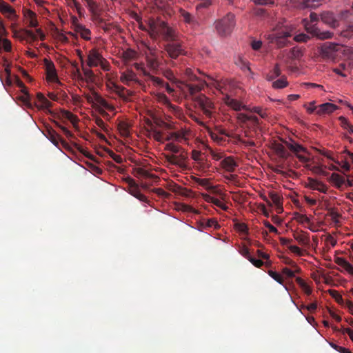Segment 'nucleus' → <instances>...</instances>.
<instances>
[{
  "mask_svg": "<svg viewBox=\"0 0 353 353\" xmlns=\"http://www.w3.org/2000/svg\"><path fill=\"white\" fill-rule=\"evenodd\" d=\"M192 83L179 82L178 87L185 93H188L194 103L195 108L200 109L203 114L211 117L214 105L204 94H199L206 85L205 81L200 79L192 81Z\"/></svg>",
  "mask_w": 353,
  "mask_h": 353,
  "instance_id": "obj_1",
  "label": "nucleus"
},
{
  "mask_svg": "<svg viewBox=\"0 0 353 353\" xmlns=\"http://www.w3.org/2000/svg\"><path fill=\"white\" fill-rule=\"evenodd\" d=\"M295 30V26L288 23L285 19L279 21L272 29V32L267 35V39L272 43H275L278 48H283L289 44L288 38Z\"/></svg>",
  "mask_w": 353,
  "mask_h": 353,
  "instance_id": "obj_2",
  "label": "nucleus"
},
{
  "mask_svg": "<svg viewBox=\"0 0 353 353\" xmlns=\"http://www.w3.org/2000/svg\"><path fill=\"white\" fill-rule=\"evenodd\" d=\"M168 57L170 58V60L168 62V64L172 67H174L176 63L174 60L177 59L180 56L187 55V51L183 41L178 40L176 41H171L166 43L163 48Z\"/></svg>",
  "mask_w": 353,
  "mask_h": 353,
  "instance_id": "obj_3",
  "label": "nucleus"
},
{
  "mask_svg": "<svg viewBox=\"0 0 353 353\" xmlns=\"http://www.w3.org/2000/svg\"><path fill=\"white\" fill-rule=\"evenodd\" d=\"M319 54L327 61H335L339 54L344 51L343 46L338 43L325 42L319 47Z\"/></svg>",
  "mask_w": 353,
  "mask_h": 353,
  "instance_id": "obj_4",
  "label": "nucleus"
},
{
  "mask_svg": "<svg viewBox=\"0 0 353 353\" xmlns=\"http://www.w3.org/2000/svg\"><path fill=\"white\" fill-rule=\"evenodd\" d=\"M87 65L90 68L97 67L100 65L105 71L110 70V64L103 57L98 50L94 48L88 52Z\"/></svg>",
  "mask_w": 353,
  "mask_h": 353,
  "instance_id": "obj_5",
  "label": "nucleus"
},
{
  "mask_svg": "<svg viewBox=\"0 0 353 353\" xmlns=\"http://www.w3.org/2000/svg\"><path fill=\"white\" fill-rule=\"evenodd\" d=\"M303 24L307 33L321 40L332 39L334 33L329 30H321L316 24H312L307 19H303Z\"/></svg>",
  "mask_w": 353,
  "mask_h": 353,
  "instance_id": "obj_6",
  "label": "nucleus"
},
{
  "mask_svg": "<svg viewBox=\"0 0 353 353\" xmlns=\"http://www.w3.org/2000/svg\"><path fill=\"white\" fill-rule=\"evenodd\" d=\"M285 145L295 154L296 157L301 161V162H307L309 161V158L301 154V153H306L307 150L303 147L301 145L297 143L294 141L290 139L289 141H286L285 142Z\"/></svg>",
  "mask_w": 353,
  "mask_h": 353,
  "instance_id": "obj_7",
  "label": "nucleus"
},
{
  "mask_svg": "<svg viewBox=\"0 0 353 353\" xmlns=\"http://www.w3.org/2000/svg\"><path fill=\"white\" fill-rule=\"evenodd\" d=\"M163 39L166 43L180 40L179 33L175 29L169 26L167 23L163 21L161 34Z\"/></svg>",
  "mask_w": 353,
  "mask_h": 353,
  "instance_id": "obj_8",
  "label": "nucleus"
},
{
  "mask_svg": "<svg viewBox=\"0 0 353 353\" xmlns=\"http://www.w3.org/2000/svg\"><path fill=\"white\" fill-rule=\"evenodd\" d=\"M135 68L141 72L144 77H145V80L148 81H151L154 85H157L159 87H164L165 82L163 79L154 77V75L151 74L145 68L144 65L143 63H136L134 64Z\"/></svg>",
  "mask_w": 353,
  "mask_h": 353,
  "instance_id": "obj_9",
  "label": "nucleus"
},
{
  "mask_svg": "<svg viewBox=\"0 0 353 353\" xmlns=\"http://www.w3.org/2000/svg\"><path fill=\"white\" fill-rule=\"evenodd\" d=\"M135 68L141 72L144 77H145V80L148 81H151L154 85H157L159 87H164L165 82L163 79L154 77V75L151 74L145 68L144 65L143 63H136L134 64Z\"/></svg>",
  "mask_w": 353,
  "mask_h": 353,
  "instance_id": "obj_10",
  "label": "nucleus"
},
{
  "mask_svg": "<svg viewBox=\"0 0 353 353\" xmlns=\"http://www.w3.org/2000/svg\"><path fill=\"white\" fill-rule=\"evenodd\" d=\"M320 19L324 24L330 28H336L339 26V21L333 12L323 11L320 14Z\"/></svg>",
  "mask_w": 353,
  "mask_h": 353,
  "instance_id": "obj_11",
  "label": "nucleus"
},
{
  "mask_svg": "<svg viewBox=\"0 0 353 353\" xmlns=\"http://www.w3.org/2000/svg\"><path fill=\"white\" fill-rule=\"evenodd\" d=\"M234 26V14L229 13L223 19H222V37L230 34Z\"/></svg>",
  "mask_w": 353,
  "mask_h": 353,
  "instance_id": "obj_12",
  "label": "nucleus"
},
{
  "mask_svg": "<svg viewBox=\"0 0 353 353\" xmlns=\"http://www.w3.org/2000/svg\"><path fill=\"white\" fill-rule=\"evenodd\" d=\"M163 21H150L148 29L150 37L154 39H157L161 34Z\"/></svg>",
  "mask_w": 353,
  "mask_h": 353,
  "instance_id": "obj_13",
  "label": "nucleus"
},
{
  "mask_svg": "<svg viewBox=\"0 0 353 353\" xmlns=\"http://www.w3.org/2000/svg\"><path fill=\"white\" fill-rule=\"evenodd\" d=\"M210 194L206 195L205 200L221 208V200L218 197L220 194V189L218 186H211L209 188Z\"/></svg>",
  "mask_w": 353,
  "mask_h": 353,
  "instance_id": "obj_14",
  "label": "nucleus"
},
{
  "mask_svg": "<svg viewBox=\"0 0 353 353\" xmlns=\"http://www.w3.org/2000/svg\"><path fill=\"white\" fill-rule=\"evenodd\" d=\"M44 63L48 81L52 82L58 81V77L54 63L48 59H45Z\"/></svg>",
  "mask_w": 353,
  "mask_h": 353,
  "instance_id": "obj_15",
  "label": "nucleus"
},
{
  "mask_svg": "<svg viewBox=\"0 0 353 353\" xmlns=\"http://www.w3.org/2000/svg\"><path fill=\"white\" fill-rule=\"evenodd\" d=\"M85 98L87 101L90 103H94V102L99 103L101 105L104 107L108 110H112L113 107L108 103V102L103 99L100 95L94 92L93 95L86 94L85 95Z\"/></svg>",
  "mask_w": 353,
  "mask_h": 353,
  "instance_id": "obj_16",
  "label": "nucleus"
},
{
  "mask_svg": "<svg viewBox=\"0 0 353 353\" xmlns=\"http://www.w3.org/2000/svg\"><path fill=\"white\" fill-rule=\"evenodd\" d=\"M0 12L12 21H15L18 17L15 10L4 1L0 5Z\"/></svg>",
  "mask_w": 353,
  "mask_h": 353,
  "instance_id": "obj_17",
  "label": "nucleus"
},
{
  "mask_svg": "<svg viewBox=\"0 0 353 353\" xmlns=\"http://www.w3.org/2000/svg\"><path fill=\"white\" fill-rule=\"evenodd\" d=\"M148 48L150 55H146L145 60L147 65L151 70H156L159 68V62L155 56V49L150 47Z\"/></svg>",
  "mask_w": 353,
  "mask_h": 353,
  "instance_id": "obj_18",
  "label": "nucleus"
},
{
  "mask_svg": "<svg viewBox=\"0 0 353 353\" xmlns=\"http://www.w3.org/2000/svg\"><path fill=\"white\" fill-rule=\"evenodd\" d=\"M166 160L171 164L182 166L187 159V153L183 152L179 155H167Z\"/></svg>",
  "mask_w": 353,
  "mask_h": 353,
  "instance_id": "obj_19",
  "label": "nucleus"
},
{
  "mask_svg": "<svg viewBox=\"0 0 353 353\" xmlns=\"http://www.w3.org/2000/svg\"><path fill=\"white\" fill-rule=\"evenodd\" d=\"M336 263L340 266V271L345 272L353 276V265L347 260L341 257H337L335 260Z\"/></svg>",
  "mask_w": 353,
  "mask_h": 353,
  "instance_id": "obj_20",
  "label": "nucleus"
},
{
  "mask_svg": "<svg viewBox=\"0 0 353 353\" xmlns=\"http://www.w3.org/2000/svg\"><path fill=\"white\" fill-rule=\"evenodd\" d=\"M307 186L312 190H316L323 193L327 190V187L323 183L312 178H308Z\"/></svg>",
  "mask_w": 353,
  "mask_h": 353,
  "instance_id": "obj_21",
  "label": "nucleus"
},
{
  "mask_svg": "<svg viewBox=\"0 0 353 353\" xmlns=\"http://www.w3.org/2000/svg\"><path fill=\"white\" fill-rule=\"evenodd\" d=\"M336 105L333 103H325L318 106L316 114L319 115L330 114L336 110Z\"/></svg>",
  "mask_w": 353,
  "mask_h": 353,
  "instance_id": "obj_22",
  "label": "nucleus"
},
{
  "mask_svg": "<svg viewBox=\"0 0 353 353\" xmlns=\"http://www.w3.org/2000/svg\"><path fill=\"white\" fill-rule=\"evenodd\" d=\"M222 101H224L226 105L235 110H240L245 108L244 105H242L238 101L231 98V97L228 94L222 97Z\"/></svg>",
  "mask_w": 353,
  "mask_h": 353,
  "instance_id": "obj_23",
  "label": "nucleus"
},
{
  "mask_svg": "<svg viewBox=\"0 0 353 353\" xmlns=\"http://www.w3.org/2000/svg\"><path fill=\"white\" fill-rule=\"evenodd\" d=\"M24 17L26 19L27 23L29 27L36 28L39 23L37 19V14L35 12L30 10H28L24 13Z\"/></svg>",
  "mask_w": 353,
  "mask_h": 353,
  "instance_id": "obj_24",
  "label": "nucleus"
},
{
  "mask_svg": "<svg viewBox=\"0 0 353 353\" xmlns=\"http://www.w3.org/2000/svg\"><path fill=\"white\" fill-rule=\"evenodd\" d=\"M74 26L75 31L79 33L83 39L85 40L90 39L91 31L86 28L85 26L80 23H76Z\"/></svg>",
  "mask_w": 353,
  "mask_h": 353,
  "instance_id": "obj_25",
  "label": "nucleus"
},
{
  "mask_svg": "<svg viewBox=\"0 0 353 353\" xmlns=\"http://www.w3.org/2000/svg\"><path fill=\"white\" fill-rule=\"evenodd\" d=\"M37 103L36 105L41 109H48L51 105L52 103L47 99L45 96L41 93H37Z\"/></svg>",
  "mask_w": 353,
  "mask_h": 353,
  "instance_id": "obj_26",
  "label": "nucleus"
},
{
  "mask_svg": "<svg viewBox=\"0 0 353 353\" xmlns=\"http://www.w3.org/2000/svg\"><path fill=\"white\" fill-rule=\"evenodd\" d=\"M16 83H17V86L21 88V91L24 94L23 99V102L27 105L30 106V97L29 93L28 92L27 88L26 87L25 84L19 78H17Z\"/></svg>",
  "mask_w": 353,
  "mask_h": 353,
  "instance_id": "obj_27",
  "label": "nucleus"
},
{
  "mask_svg": "<svg viewBox=\"0 0 353 353\" xmlns=\"http://www.w3.org/2000/svg\"><path fill=\"white\" fill-rule=\"evenodd\" d=\"M47 137L56 146L59 145V141L61 142L63 145L66 144V143L61 139L60 136L54 130H48Z\"/></svg>",
  "mask_w": 353,
  "mask_h": 353,
  "instance_id": "obj_28",
  "label": "nucleus"
},
{
  "mask_svg": "<svg viewBox=\"0 0 353 353\" xmlns=\"http://www.w3.org/2000/svg\"><path fill=\"white\" fill-rule=\"evenodd\" d=\"M157 99L159 103L166 105L169 109L175 112L177 109V107L172 105L169 99L167 96L163 93H159L157 95Z\"/></svg>",
  "mask_w": 353,
  "mask_h": 353,
  "instance_id": "obj_29",
  "label": "nucleus"
},
{
  "mask_svg": "<svg viewBox=\"0 0 353 353\" xmlns=\"http://www.w3.org/2000/svg\"><path fill=\"white\" fill-rule=\"evenodd\" d=\"M236 167V163L233 158L228 157L222 160V168L228 171L232 172Z\"/></svg>",
  "mask_w": 353,
  "mask_h": 353,
  "instance_id": "obj_30",
  "label": "nucleus"
},
{
  "mask_svg": "<svg viewBox=\"0 0 353 353\" xmlns=\"http://www.w3.org/2000/svg\"><path fill=\"white\" fill-rule=\"evenodd\" d=\"M321 0H303L300 4L301 8L315 9L321 5Z\"/></svg>",
  "mask_w": 353,
  "mask_h": 353,
  "instance_id": "obj_31",
  "label": "nucleus"
},
{
  "mask_svg": "<svg viewBox=\"0 0 353 353\" xmlns=\"http://www.w3.org/2000/svg\"><path fill=\"white\" fill-rule=\"evenodd\" d=\"M274 150L276 154L283 159H287L290 156L289 152L286 150L285 146L283 144H274Z\"/></svg>",
  "mask_w": 353,
  "mask_h": 353,
  "instance_id": "obj_32",
  "label": "nucleus"
},
{
  "mask_svg": "<svg viewBox=\"0 0 353 353\" xmlns=\"http://www.w3.org/2000/svg\"><path fill=\"white\" fill-rule=\"evenodd\" d=\"M121 80L125 84L129 85L130 82L136 81V74L132 71L123 72L121 75Z\"/></svg>",
  "mask_w": 353,
  "mask_h": 353,
  "instance_id": "obj_33",
  "label": "nucleus"
},
{
  "mask_svg": "<svg viewBox=\"0 0 353 353\" xmlns=\"http://www.w3.org/2000/svg\"><path fill=\"white\" fill-rule=\"evenodd\" d=\"M86 6L93 16H97L99 12V5L94 0H84Z\"/></svg>",
  "mask_w": 353,
  "mask_h": 353,
  "instance_id": "obj_34",
  "label": "nucleus"
},
{
  "mask_svg": "<svg viewBox=\"0 0 353 353\" xmlns=\"http://www.w3.org/2000/svg\"><path fill=\"white\" fill-rule=\"evenodd\" d=\"M3 49L6 52H10L12 50V43L10 40L3 39L0 34V53L2 52Z\"/></svg>",
  "mask_w": 353,
  "mask_h": 353,
  "instance_id": "obj_35",
  "label": "nucleus"
},
{
  "mask_svg": "<svg viewBox=\"0 0 353 353\" xmlns=\"http://www.w3.org/2000/svg\"><path fill=\"white\" fill-rule=\"evenodd\" d=\"M235 64L242 70H250L248 61L245 59L242 56H238L236 58Z\"/></svg>",
  "mask_w": 353,
  "mask_h": 353,
  "instance_id": "obj_36",
  "label": "nucleus"
},
{
  "mask_svg": "<svg viewBox=\"0 0 353 353\" xmlns=\"http://www.w3.org/2000/svg\"><path fill=\"white\" fill-rule=\"evenodd\" d=\"M136 176H141L145 179H157V176L150 173L148 171L143 168H138L136 170Z\"/></svg>",
  "mask_w": 353,
  "mask_h": 353,
  "instance_id": "obj_37",
  "label": "nucleus"
},
{
  "mask_svg": "<svg viewBox=\"0 0 353 353\" xmlns=\"http://www.w3.org/2000/svg\"><path fill=\"white\" fill-rule=\"evenodd\" d=\"M61 117L63 119L69 120L73 124H74L78 121L77 117L68 110H61Z\"/></svg>",
  "mask_w": 353,
  "mask_h": 353,
  "instance_id": "obj_38",
  "label": "nucleus"
},
{
  "mask_svg": "<svg viewBox=\"0 0 353 353\" xmlns=\"http://www.w3.org/2000/svg\"><path fill=\"white\" fill-rule=\"evenodd\" d=\"M118 129L122 136L128 137L130 135V130L128 123L120 122L118 125Z\"/></svg>",
  "mask_w": 353,
  "mask_h": 353,
  "instance_id": "obj_39",
  "label": "nucleus"
},
{
  "mask_svg": "<svg viewBox=\"0 0 353 353\" xmlns=\"http://www.w3.org/2000/svg\"><path fill=\"white\" fill-rule=\"evenodd\" d=\"M130 194L142 202L147 203L148 201L147 197L139 191L137 187L132 189Z\"/></svg>",
  "mask_w": 353,
  "mask_h": 353,
  "instance_id": "obj_40",
  "label": "nucleus"
},
{
  "mask_svg": "<svg viewBox=\"0 0 353 353\" xmlns=\"http://www.w3.org/2000/svg\"><path fill=\"white\" fill-rule=\"evenodd\" d=\"M294 239L299 244L302 245H307L310 243L308 236L303 234H294Z\"/></svg>",
  "mask_w": 353,
  "mask_h": 353,
  "instance_id": "obj_41",
  "label": "nucleus"
},
{
  "mask_svg": "<svg viewBox=\"0 0 353 353\" xmlns=\"http://www.w3.org/2000/svg\"><path fill=\"white\" fill-rule=\"evenodd\" d=\"M330 180L335 183L337 186H341L345 182V179L343 177L340 176L339 174L332 173L330 176Z\"/></svg>",
  "mask_w": 353,
  "mask_h": 353,
  "instance_id": "obj_42",
  "label": "nucleus"
},
{
  "mask_svg": "<svg viewBox=\"0 0 353 353\" xmlns=\"http://www.w3.org/2000/svg\"><path fill=\"white\" fill-rule=\"evenodd\" d=\"M288 85V82L284 78H281L274 81L272 83V87L276 89H281Z\"/></svg>",
  "mask_w": 353,
  "mask_h": 353,
  "instance_id": "obj_43",
  "label": "nucleus"
},
{
  "mask_svg": "<svg viewBox=\"0 0 353 353\" xmlns=\"http://www.w3.org/2000/svg\"><path fill=\"white\" fill-rule=\"evenodd\" d=\"M181 14L183 19V21L189 24L193 23L194 22V17L191 15L190 13L186 12L184 10H181Z\"/></svg>",
  "mask_w": 353,
  "mask_h": 353,
  "instance_id": "obj_44",
  "label": "nucleus"
},
{
  "mask_svg": "<svg viewBox=\"0 0 353 353\" xmlns=\"http://www.w3.org/2000/svg\"><path fill=\"white\" fill-rule=\"evenodd\" d=\"M297 283L300 285V287L302 288V290L304 291V292L307 294H310L312 292L311 288L309 287V285L301 278L296 279Z\"/></svg>",
  "mask_w": 353,
  "mask_h": 353,
  "instance_id": "obj_45",
  "label": "nucleus"
},
{
  "mask_svg": "<svg viewBox=\"0 0 353 353\" xmlns=\"http://www.w3.org/2000/svg\"><path fill=\"white\" fill-rule=\"evenodd\" d=\"M352 34H353V23L347 26L346 28L340 32V35L343 37L347 38L351 37Z\"/></svg>",
  "mask_w": 353,
  "mask_h": 353,
  "instance_id": "obj_46",
  "label": "nucleus"
},
{
  "mask_svg": "<svg viewBox=\"0 0 353 353\" xmlns=\"http://www.w3.org/2000/svg\"><path fill=\"white\" fill-rule=\"evenodd\" d=\"M281 74V70L279 67V65H276L270 74L267 75V80L272 81L274 78L280 76Z\"/></svg>",
  "mask_w": 353,
  "mask_h": 353,
  "instance_id": "obj_47",
  "label": "nucleus"
},
{
  "mask_svg": "<svg viewBox=\"0 0 353 353\" xmlns=\"http://www.w3.org/2000/svg\"><path fill=\"white\" fill-rule=\"evenodd\" d=\"M269 196L272 203L278 208H281V199L279 195L276 192H270Z\"/></svg>",
  "mask_w": 353,
  "mask_h": 353,
  "instance_id": "obj_48",
  "label": "nucleus"
},
{
  "mask_svg": "<svg viewBox=\"0 0 353 353\" xmlns=\"http://www.w3.org/2000/svg\"><path fill=\"white\" fill-rule=\"evenodd\" d=\"M165 149L167 150H169V151L174 153V154H177L180 152L181 147L173 143H169L166 144Z\"/></svg>",
  "mask_w": 353,
  "mask_h": 353,
  "instance_id": "obj_49",
  "label": "nucleus"
},
{
  "mask_svg": "<svg viewBox=\"0 0 353 353\" xmlns=\"http://www.w3.org/2000/svg\"><path fill=\"white\" fill-rule=\"evenodd\" d=\"M310 39V36L305 34L301 33L294 36V39L296 42H307Z\"/></svg>",
  "mask_w": 353,
  "mask_h": 353,
  "instance_id": "obj_50",
  "label": "nucleus"
},
{
  "mask_svg": "<svg viewBox=\"0 0 353 353\" xmlns=\"http://www.w3.org/2000/svg\"><path fill=\"white\" fill-rule=\"evenodd\" d=\"M268 274L277 283H279L281 285H283L282 278L279 273H277L276 272L272 271V270H270L268 272Z\"/></svg>",
  "mask_w": 353,
  "mask_h": 353,
  "instance_id": "obj_51",
  "label": "nucleus"
},
{
  "mask_svg": "<svg viewBox=\"0 0 353 353\" xmlns=\"http://www.w3.org/2000/svg\"><path fill=\"white\" fill-rule=\"evenodd\" d=\"M334 162L339 165L341 168V171L345 173V172H347L350 169V165L348 162L346 161H334Z\"/></svg>",
  "mask_w": 353,
  "mask_h": 353,
  "instance_id": "obj_52",
  "label": "nucleus"
},
{
  "mask_svg": "<svg viewBox=\"0 0 353 353\" xmlns=\"http://www.w3.org/2000/svg\"><path fill=\"white\" fill-rule=\"evenodd\" d=\"M206 226L208 228H213L214 229H217L220 227L219 224L218 223L216 219L212 218L209 219L206 221Z\"/></svg>",
  "mask_w": 353,
  "mask_h": 353,
  "instance_id": "obj_53",
  "label": "nucleus"
},
{
  "mask_svg": "<svg viewBox=\"0 0 353 353\" xmlns=\"http://www.w3.org/2000/svg\"><path fill=\"white\" fill-rule=\"evenodd\" d=\"M202 155L200 151L194 150L192 152V158L197 162H201L203 160Z\"/></svg>",
  "mask_w": 353,
  "mask_h": 353,
  "instance_id": "obj_54",
  "label": "nucleus"
},
{
  "mask_svg": "<svg viewBox=\"0 0 353 353\" xmlns=\"http://www.w3.org/2000/svg\"><path fill=\"white\" fill-rule=\"evenodd\" d=\"M291 54L294 59H299L303 54L302 50L299 48H293L292 49Z\"/></svg>",
  "mask_w": 353,
  "mask_h": 353,
  "instance_id": "obj_55",
  "label": "nucleus"
},
{
  "mask_svg": "<svg viewBox=\"0 0 353 353\" xmlns=\"http://www.w3.org/2000/svg\"><path fill=\"white\" fill-rule=\"evenodd\" d=\"M97 21V23L101 26L105 31H108L110 30V27L105 22L104 19L102 18H100L99 15L94 16Z\"/></svg>",
  "mask_w": 353,
  "mask_h": 353,
  "instance_id": "obj_56",
  "label": "nucleus"
},
{
  "mask_svg": "<svg viewBox=\"0 0 353 353\" xmlns=\"http://www.w3.org/2000/svg\"><path fill=\"white\" fill-rule=\"evenodd\" d=\"M237 118H238V119L239 121H241L242 122H245V121H247L249 119H254V120H256V121L257 120V118L256 117H249L247 114H243V113H239L237 114Z\"/></svg>",
  "mask_w": 353,
  "mask_h": 353,
  "instance_id": "obj_57",
  "label": "nucleus"
},
{
  "mask_svg": "<svg viewBox=\"0 0 353 353\" xmlns=\"http://www.w3.org/2000/svg\"><path fill=\"white\" fill-rule=\"evenodd\" d=\"M25 37L30 38V39L35 41L37 37L32 31L24 29L22 30Z\"/></svg>",
  "mask_w": 353,
  "mask_h": 353,
  "instance_id": "obj_58",
  "label": "nucleus"
},
{
  "mask_svg": "<svg viewBox=\"0 0 353 353\" xmlns=\"http://www.w3.org/2000/svg\"><path fill=\"white\" fill-rule=\"evenodd\" d=\"M345 69V64L341 63L339 65V68H336L333 69V72H334L336 74L341 76V77H346V74L343 73L342 70Z\"/></svg>",
  "mask_w": 353,
  "mask_h": 353,
  "instance_id": "obj_59",
  "label": "nucleus"
},
{
  "mask_svg": "<svg viewBox=\"0 0 353 353\" xmlns=\"http://www.w3.org/2000/svg\"><path fill=\"white\" fill-rule=\"evenodd\" d=\"M236 228L240 232L243 234H246L248 232V227L245 224L243 223H239L238 222L236 224Z\"/></svg>",
  "mask_w": 353,
  "mask_h": 353,
  "instance_id": "obj_60",
  "label": "nucleus"
},
{
  "mask_svg": "<svg viewBox=\"0 0 353 353\" xmlns=\"http://www.w3.org/2000/svg\"><path fill=\"white\" fill-rule=\"evenodd\" d=\"M71 8H75L79 16H81L83 14V9L82 8L80 3L77 1H73V4Z\"/></svg>",
  "mask_w": 353,
  "mask_h": 353,
  "instance_id": "obj_61",
  "label": "nucleus"
},
{
  "mask_svg": "<svg viewBox=\"0 0 353 353\" xmlns=\"http://www.w3.org/2000/svg\"><path fill=\"white\" fill-rule=\"evenodd\" d=\"M59 128L61 130V131L64 133V134L68 139H72L74 137V134L70 130H68L65 127L59 125Z\"/></svg>",
  "mask_w": 353,
  "mask_h": 353,
  "instance_id": "obj_62",
  "label": "nucleus"
},
{
  "mask_svg": "<svg viewBox=\"0 0 353 353\" xmlns=\"http://www.w3.org/2000/svg\"><path fill=\"white\" fill-rule=\"evenodd\" d=\"M288 248L292 252L296 254L298 256H302V254H303L301 250L296 245H290L288 247Z\"/></svg>",
  "mask_w": 353,
  "mask_h": 353,
  "instance_id": "obj_63",
  "label": "nucleus"
},
{
  "mask_svg": "<svg viewBox=\"0 0 353 353\" xmlns=\"http://www.w3.org/2000/svg\"><path fill=\"white\" fill-rule=\"evenodd\" d=\"M174 137V139L177 141H179L181 143L185 142L186 141V139L185 138V135L182 133L177 132L174 133L172 135Z\"/></svg>",
  "mask_w": 353,
  "mask_h": 353,
  "instance_id": "obj_64",
  "label": "nucleus"
}]
</instances>
